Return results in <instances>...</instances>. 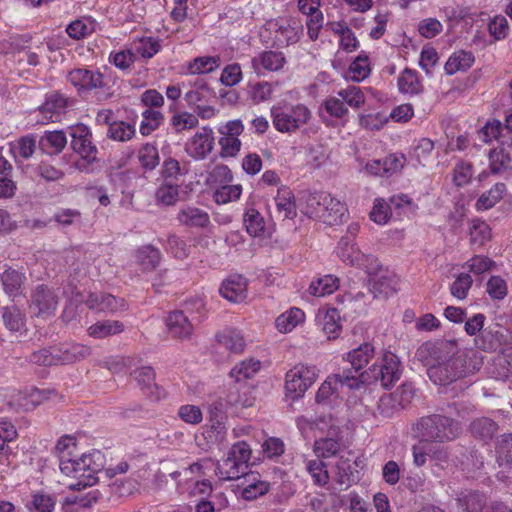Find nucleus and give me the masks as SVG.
I'll return each instance as SVG.
<instances>
[{"label": "nucleus", "instance_id": "f257e3e1", "mask_svg": "<svg viewBox=\"0 0 512 512\" xmlns=\"http://www.w3.org/2000/svg\"><path fill=\"white\" fill-rule=\"evenodd\" d=\"M417 359L426 367L429 379L448 385L478 371L483 359L474 349L461 348L455 340L426 341L416 351Z\"/></svg>", "mask_w": 512, "mask_h": 512}, {"label": "nucleus", "instance_id": "f03ea898", "mask_svg": "<svg viewBox=\"0 0 512 512\" xmlns=\"http://www.w3.org/2000/svg\"><path fill=\"white\" fill-rule=\"evenodd\" d=\"M104 465L105 457L99 450H93L79 458L62 457L59 463L61 472L76 480L68 484L70 490H81L95 485L98 481L97 474L103 470Z\"/></svg>", "mask_w": 512, "mask_h": 512}, {"label": "nucleus", "instance_id": "7ed1b4c3", "mask_svg": "<svg viewBox=\"0 0 512 512\" xmlns=\"http://www.w3.org/2000/svg\"><path fill=\"white\" fill-rule=\"evenodd\" d=\"M345 205L327 192H315L306 200V214L327 225H335L345 215Z\"/></svg>", "mask_w": 512, "mask_h": 512}, {"label": "nucleus", "instance_id": "20e7f679", "mask_svg": "<svg viewBox=\"0 0 512 512\" xmlns=\"http://www.w3.org/2000/svg\"><path fill=\"white\" fill-rule=\"evenodd\" d=\"M418 436L427 442L451 441L461 432L458 422L443 415H429L422 417L416 424Z\"/></svg>", "mask_w": 512, "mask_h": 512}, {"label": "nucleus", "instance_id": "39448f33", "mask_svg": "<svg viewBox=\"0 0 512 512\" xmlns=\"http://www.w3.org/2000/svg\"><path fill=\"white\" fill-rule=\"evenodd\" d=\"M400 362L393 353H385L379 363H374L368 370L361 372L358 377V386L380 382L384 388H389L400 378Z\"/></svg>", "mask_w": 512, "mask_h": 512}, {"label": "nucleus", "instance_id": "423d86ee", "mask_svg": "<svg viewBox=\"0 0 512 512\" xmlns=\"http://www.w3.org/2000/svg\"><path fill=\"white\" fill-rule=\"evenodd\" d=\"M272 122L281 133H292L307 124L312 113L304 104L277 106L271 109Z\"/></svg>", "mask_w": 512, "mask_h": 512}, {"label": "nucleus", "instance_id": "0eeeda50", "mask_svg": "<svg viewBox=\"0 0 512 512\" xmlns=\"http://www.w3.org/2000/svg\"><path fill=\"white\" fill-rule=\"evenodd\" d=\"M71 146L80 155L81 160L76 167L81 171H89V166L97 159V147L92 143V133L84 124L70 128Z\"/></svg>", "mask_w": 512, "mask_h": 512}, {"label": "nucleus", "instance_id": "6e6552de", "mask_svg": "<svg viewBox=\"0 0 512 512\" xmlns=\"http://www.w3.org/2000/svg\"><path fill=\"white\" fill-rule=\"evenodd\" d=\"M395 291V281L393 279L389 277H380L373 281L368 294L363 292H358L355 296L348 294L342 297L341 303L343 304L347 301L350 308H354L359 312V315H361L365 309V298H387L390 295H393ZM337 300L340 301V298L338 297Z\"/></svg>", "mask_w": 512, "mask_h": 512}, {"label": "nucleus", "instance_id": "1a4fd4ad", "mask_svg": "<svg viewBox=\"0 0 512 512\" xmlns=\"http://www.w3.org/2000/svg\"><path fill=\"white\" fill-rule=\"evenodd\" d=\"M318 370L315 366L298 364L286 374L287 393L293 394V398L302 396L305 391L316 381Z\"/></svg>", "mask_w": 512, "mask_h": 512}, {"label": "nucleus", "instance_id": "9d476101", "mask_svg": "<svg viewBox=\"0 0 512 512\" xmlns=\"http://www.w3.org/2000/svg\"><path fill=\"white\" fill-rule=\"evenodd\" d=\"M512 341V333L499 322H492L476 338V344L483 350L502 349Z\"/></svg>", "mask_w": 512, "mask_h": 512}, {"label": "nucleus", "instance_id": "9b49d317", "mask_svg": "<svg viewBox=\"0 0 512 512\" xmlns=\"http://www.w3.org/2000/svg\"><path fill=\"white\" fill-rule=\"evenodd\" d=\"M57 304V296L46 285H38L31 294L30 309L35 317H51L56 310Z\"/></svg>", "mask_w": 512, "mask_h": 512}, {"label": "nucleus", "instance_id": "f8f14e48", "mask_svg": "<svg viewBox=\"0 0 512 512\" xmlns=\"http://www.w3.org/2000/svg\"><path fill=\"white\" fill-rule=\"evenodd\" d=\"M339 386H346L349 389L358 388L357 375H352L351 372L346 373L345 371H342L332 376H329L318 389L316 393V402H326L330 398V396L338 390Z\"/></svg>", "mask_w": 512, "mask_h": 512}, {"label": "nucleus", "instance_id": "ddd939ff", "mask_svg": "<svg viewBox=\"0 0 512 512\" xmlns=\"http://www.w3.org/2000/svg\"><path fill=\"white\" fill-rule=\"evenodd\" d=\"M67 79L78 92H87L105 87L102 73L85 68L73 69L68 73Z\"/></svg>", "mask_w": 512, "mask_h": 512}, {"label": "nucleus", "instance_id": "4468645a", "mask_svg": "<svg viewBox=\"0 0 512 512\" xmlns=\"http://www.w3.org/2000/svg\"><path fill=\"white\" fill-rule=\"evenodd\" d=\"M336 253L344 263L363 269H368V264L373 261L371 255H365L355 246L350 236L340 239Z\"/></svg>", "mask_w": 512, "mask_h": 512}, {"label": "nucleus", "instance_id": "2eb2a0df", "mask_svg": "<svg viewBox=\"0 0 512 512\" xmlns=\"http://www.w3.org/2000/svg\"><path fill=\"white\" fill-rule=\"evenodd\" d=\"M214 132L204 126L186 144L187 153L194 159H204L214 147Z\"/></svg>", "mask_w": 512, "mask_h": 512}, {"label": "nucleus", "instance_id": "dca6fc26", "mask_svg": "<svg viewBox=\"0 0 512 512\" xmlns=\"http://www.w3.org/2000/svg\"><path fill=\"white\" fill-rule=\"evenodd\" d=\"M133 378L138 383L143 394L151 400L157 401L164 397V390L155 382V371L150 366L135 369L132 372Z\"/></svg>", "mask_w": 512, "mask_h": 512}, {"label": "nucleus", "instance_id": "f3484780", "mask_svg": "<svg viewBox=\"0 0 512 512\" xmlns=\"http://www.w3.org/2000/svg\"><path fill=\"white\" fill-rule=\"evenodd\" d=\"M248 280L242 275H232L224 280L219 288L222 297L233 303L243 302L247 298Z\"/></svg>", "mask_w": 512, "mask_h": 512}, {"label": "nucleus", "instance_id": "a211bd4d", "mask_svg": "<svg viewBox=\"0 0 512 512\" xmlns=\"http://www.w3.org/2000/svg\"><path fill=\"white\" fill-rule=\"evenodd\" d=\"M269 27L274 31V42L279 47L289 46L299 41L301 29L287 20H274L269 22Z\"/></svg>", "mask_w": 512, "mask_h": 512}, {"label": "nucleus", "instance_id": "6ab92c4d", "mask_svg": "<svg viewBox=\"0 0 512 512\" xmlns=\"http://www.w3.org/2000/svg\"><path fill=\"white\" fill-rule=\"evenodd\" d=\"M56 364L65 365L80 361L90 355L91 349L85 345L72 343L54 348Z\"/></svg>", "mask_w": 512, "mask_h": 512}, {"label": "nucleus", "instance_id": "aec40b11", "mask_svg": "<svg viewBox=\"0 0 512 512\" xmlns=\"http://www.w3.org/2000/svg\"><path fill=\"white\" fill-rule=\"evenodd\" d=\"M270 488V484L262 481L258 474L246 473L243 476L242 488L239 492L241 498L247 501L254 500L265 495Z\"/></svg>", "mask_w": 512, "mask_h": 512}, {"label": "nucleus", "instance_id": "412c9836", "mask_svg": "<svg viewBox=\"0 0 512 512\" xmlns=\"http://www.w3.org/2000/svg\"><path fill=\"white\" fill-rule=\"evenodd\" d=\"M26 280L27 278L25 273L20 272L12 267H7L0 274V281L3 286V290L11 298L22 295L23 285Z\"/></svg>", "mask_w": 512, "mask_h": 512}, {"label": "nucleus", "instance_id": "4be33fe9", "mask_svg": "<svg viewBox=\"0 0 512 512\" xmlns=\"http://www.w3.org/2000/svg\"><path fill=\"white\" fill-rule=\"evenodd\" d=\"M212 98H215V93L205 80L199 78L194 81L191 89L184 95V100L191 109L209 103Z\"/></svg>", "mask_w": 512, "mask_h": 512}, {"label": "nucleus", "instance_id": "5701e85b", "mask_svg": "<svg viewBox=\"0 0 512 512\" xmlns=\"http://www.w3.org/2000/svg\"><path fill=\"white\" fill-rule=\"evenodd\" d=\"M489 167L493 174L512 169V141L489 152Z\"/></svg>", "mask_w": 512, "mask_h": 512}, {"label": "nucleus", "instance_id": "b1692460", "mask_svg": "<svg viewBox=\"0 0 512 512\" xmlns=\"http://www.w3.org/2000/svg\"><path fill=\"white\" fill-rule=\"evenodd\" d=\"M374 355V348L369 343H364L359 347L347 353L345 360L351 365V369H343L346 373L359 376L362 368L369 362Z\"/></svg>", "mask_w": 512, "mask_h": 512}, {"label": "nucleus", "instance_id": "393cba45", "mask_svg": "<svg viewBox=\"0 0 512 512\" xmlns=\"http://www.w3.org/2000/svg\"><path fill=\"white\" fill-rule=\"evenodd\" d=\"M177 220L181 225L191 228H205L210 224L209 214L193 206L181 208L177 214Z\"/></svg>", "mask_w": 512, "mask_h": 512}, {"label": "nucleus", "instance_id": "a878e982", "mask_svg": "<svg viewBox=\"0 0 512 512\" xmlns=\"http://www.w3.org/2000/svg\"><path fill=\"white\" fill-rule=\"evenodd\" d=\"M285 62V57L281 52L264 51L254 57L251 64L257 73H261L262 70L278 71L284 66Z\"/></svg>", "mask_w": 512, "mask_h": 512}, {"label": "nucleus", "instance_id": "bb28decb", "mask_svg": "<svg viewBox=\"0 0 512 512\" xmlns=\"http://www.w3.org/2000/svg\"><path fill=\"white\" fill-rule=\"evenodd\" d=\"M248 465L237 462L228 453L222 462H218L215 473L222 480L240 479L247 472Z\"/></svg>", "mask_w": 512, "mask_h": 512}, {"label": "nucleus", "instance_id": "cd10ccee", "mask_svg": "<svg viewBox=\"0 0 512 512\" xmlns=\"http://www.w3.org/2000/svg\"><path fill=\"white\" fill-rule=\"evenodd\" d=\"M217 343L226 350L239 354L246 347V341L240 331L234 329H225L216 334Z\"/></svg>", "mask_w": 512, "mask_h": 512}, {"label": "nucleus", "instance_id": "c85d7f7f", "mask_svg": "<svg viewBox=\"0 0 512 512\" xmlns=\"http://www.w3.org/2000/svg\"><path fill=\"white\" fill-rule=\"evenodd\" d=\"M66 105L67 99L63 95L57 92H52L46 96V100L39 108V110L44 114L45 119L54 122L64 111Z\"/></svg>", "mask_w": 512, "mask_h": 512}, {"label": "nucleus", "instance_id": "c756f323", "mask_svg": "<svg viewBox=\"0 0 512 512\" xmlns=\"http://www.w3.org/2000/svg\"><path fill=\"white\" fill-rule=\"evenodd\" d=\"M474 60L472 52L459 50L448 58L444 68L448 75H453L458 71L469 69L474 63Z\"/></svg>", "mask_w": 512, "mask_h": 512}, {"label": "nucleus", "instance_id": "7c9ffc66", "mask_svg": "<svg viewBox=\"0 0 512 512\" xmlns=\"http://www.w3.org/2000/svg\"><path fill=\"white\" fill-rule=\"evenodd\" d=\"M137 263L143 271H153L161 260V252L152 245H145L136 251Z\"/></svg>", "mask_w": 512, "mask_h": 512}, {"label": "nucleus", "instance_id": "2f4dec72", "mask_svg": "<svg viewBox=\"0 0 512 512\" xmlns=\"http://www.w3.org/2000/svg\"><path fill=\"white\" fill-rule=\"evenodd\" d=\"M398 88L401 93L417 95L423 91V86L415 70L405 68L398 77Z\"/></svg>", "mask_w": 512, "mask_h": 512}, {"label": "nucleus", "instance_id": "473e14b6", "mask_svg": "<svg viewBox=\"0 0 512 512\" xmlns=\"http://www.w3.org/2000/svg\"><path fill=\"white\" fill-rule=\"evenodd\" d=\"M464 512H481L486 505V497L478 491L461 492L457 498Z\"/></svg>", "mask_w": 512, "mask_h": 512}, {"label": "nucleus", "instance_id": "72a5a7b5", "mask_svg": "<svg viewBox=\"0 0 512 512\" xmlns=\"http://www.w3.org/2000/svg\"><path fill=\"white\" fill-rule=\"evenodd\" d=\"M137 158L145 172L153 171L160 163L158 148L151 143H146L140 147Z\"/></svg>", "mask_w": 512, "mask_h": 512}, {"label": "nucleus", "instance_id": "f704fd0d", "mask_svg": "<svg viewBox=\"0 0 512 512\" xmlns=\"http://www.w3.org/2000/svg\"><path fill=\"white\" fill-rule=\"evenodd\" d=\"M339 286L338 278L332 275H325L313 280L308 288V293L315 297H324L332 294Z\"/></svg>", "mask_w": 512, "mask_h": 512}, {"label": "nucleus", "instance_id": "c9c22d12", "mask_svg": "<svg viewBox=\"0 0 512 512\" xmlns=\"http://www.w3.org/2000/svg\"><path fill=\"white\" fill-rule=\"evenodd\" d=\"M506 192L504 183H496L491 189L484 192L476 201L475 207L478 211H485L494 207Z\"/></svg>", "mask_w": 512, "mask_h": 512}, {"label": "nucleus", "instance_id": "e433bc0d", "mask_svg": "<svg viewBox=\"0 0 512 512\" xmlns=\"http://www.w3.org/2000/svg\"><path fill=\"white\" fill-rule=\"evenodd\" d=\"M275 203L279 214H282L284 219H293L296 216L294 196L288 188L278 190Z\"/></svg>", "mask_w": 512, "mask_h": 512}, {"label": "nucleus", "instance_id": "4c0bfd02", "mask_svg": "<svg viewBox=\"0 0 512 512\" xmlns=\"http://www.w3.org/2000/svg\"><path fill=\"white\" fill-rule=\"evenodd\" d=\"M261 362L254 358L246 359L236 364L230 371L231 378L236 382L251 379L259 372Z\"/></svg>", "mask_w": 512, "mask_h": 512}, {"label": "nucleus", "instance_id": "58836bf2", "mask_svg": "<svg viewBox=\"0 0 512 512\" xmlns=\"http://www.w3.org/2000/svg\"><path fill=\"white\" fill-rule=\"evenodd\" d=\"M123 330L124 326L122 322H93L87 327L88 335L96 339L116 335Z\"/></svg>", "mask_w": 512, "mask_h": 512}, {"label": "nucleus", "instance_id": "ea45409f", "mask_svg": "<svg viewBox=\"0 0 512 512\" xmlns=\"http://www.w3.org/2000/svg\"><path fill=\"white\" fill-rule=\"evenodd\" d=\"M496 459L500 466L512 467V434H503L496 442Z\"/></svg>", "mask_w": 512, "mask_h": 512}, {"label": "nucleus", "instance_id": "a19ab883", "mask_svg": "<svg viewBox=\"0 0 512 512\" xmlns=\"http://www.w3.org/2000/svg\"><path fill=\"white\" fill-rule=\"evenodd\" d=\"M475 276L492 271L496 267V262L484 255H474L462 266Z\"/></svg>", "mask_w": 512, "mask_h": 512}, {"label": "nucleus", "instance_id": "79ce46f5", "mask_svg": "<svg viewBox=\"0 0 512 512\" xmlns=\"http://www.w3.org/2000/svg\"><path fill=\"white\" fill-rule=\"evenodd\" d=\"M244 225L247 232L253 237L263 235L265 230V220L262 215L254 208H249L244 214Z\"/></svg>", "mask_w": 512, "mask_h": 512}, {"label": "nucleus", "instance_id": "37998d69", "mask_svg": "<svg viewBox=\"0 0 512 512\" xmlns=\"http://www.w3.org/2000/svg\"><path fill=\"white\" fill-rule=\"evenodd\" d=\"M134 135L135 127L124 121H113L107 130L108 138L119 142H126Z\"/></svg>", "mask_w": 512, "mask_h": 512}, {"label": "nucleus", "instance_id": "c03bdc74", "mask_svg": "<svg viewBox=\"0 0 512 512\" xmlns=\"http://www.w3.org/2000/svg\"><path fill=\"white\" fill-rule=\"evenodd\" d=\"M471 433L481 439H491L498 429V425L490 418L482 417L474 420L470 425Z\"/></svg>", "mask_w": 512, "mask_h": 512}, {"label": "nucleus", "instance_id": "a18cd8bd", "mask_svg": "<svg viewBox=\"0 0 512 512\" xmlns=\"http://www.w3.org/2000/svg\"><path fill=\"white\" fill-rule=\"evenodd\" d=\"M142 118L139 130L142 135L147 136L160 126L164 116L158 110L146 109L142 113Z\"/></svg>", "mask_w": 512, "mask_h": 512}, {"label": "nucleus", "instance_id": "49530a36", "mask_svg": "<svg viewBox=\"0 0 512 512\" xmlns=\"http://www.w3.org/2000/svg\"><path fill=\"white\" fill-rule=\"evenodd\" d=\"M40 144L43 148H51L50 153H60L67 144V138L63 131H50L42 136Z\"/></svg>", "mask_w": 512, "mask_h": 512}, {"label": "nucleus", "instance_id": "de8ad7c7", "mask_svg": "<svg viewBox=\"0 0 512 512\" xmlns=\"http://www.w3.org/2000/svg\"><path fill=\"white\" fill-rule=\"evenodd\" d=\"M198 123L197 116L187 111L177 112L170 119V125L176 133L195 128Z\"/></svg>", "mask_w": 512, "mask_h": 512}, {"label": "nucleus", "instance_id": "09e8293b", "mask_svg": "<svg viewBox=\"0 0 512 512\" xmlns=\"http://www.w3.org/2000/svg\"><path fill=\"white\" fill-rule=\"evenodd\" d=\"M35 148V137L32 135H26L21 137L14 145L11 146V151L16 159L20 157L26 160L34 154Z\"/></svg>", "mask_w": 512, "mask_h": 512}, {"label": "nucleus", "instance_id": "8fccbe9b", "mask_svg": "<svg viewBox=\"0 0 512 512\" xmlns=\"http://www.w3.org/2000/svg\"><path fill=\"white\" fill-rule=\"evenodd\" d=\"M369 73V59L367 55L363 54L357 56L348 69V76L356 82L364 80Z\"/></svg>", "mask_w": 512, "mask_h": 512}, {"label": "nucleus", "instance_id": "3c124183", "mask_svg": "<svg viewBox=\"0 0 512 512\" xmlns=\"http://www.w3.org/2000/svg\"><path fill=\"white\" fill-rule=\"evenodd\" d=\"M155 198L158 203H161L163 205H174L179 198L178 185L167 182L163 183L157 188Z\"/></svg>", "mask_w": 512, "mask_h": 512}, {"label": "nucleus", "instance_id": "603ef678", "mask_svg": "<svg viewBox=\"0 0 512 512\" xmlns=\"http://www.w3.org/2000/svg\"><path fill=\"white\" fill-rule=\"evenodd\" d=\"M308 473L317 486H325L329 481L326 464L319 459L309 460L306 465Z\"/></svg>", "mask_w": 512, "mask_h": 512}, {"label": "nucleus", "instance_id": "864d4df0", "mask_svg": "<svg viewBox=\"0 0 512 512\" xmlns=\"http://www.w3.org/2000/svg\"><path fill=\"white\" fill-rule=\"evenodd\" d=\"M473 176L472 163L460 160L453 168V182L456 186L462 187L470 183Z\"/></svg>", "mask_w": 512, "mask_h": 512}, {"label": "nucleus", "instance_id": "5fc2aeb1", "mask_svg": "<svg viewBox=\"0 0 512 512\" xmlns=\"http://www.w3.org/2000/svg\"><path fill=\"white\" fill-rule=\"evenodd\" d=\"M473 280L469 273L462 272L460 273L454 282L450 286L451 294L462 300L467 297L468 291L472 287Z\"/></svg>", "mask_w": 512, "mask_h": 512}, {"label": "nucleus", "instance_id": "6e6d98bb", "mask_svg": "<svg viewBox=\"0 0 512 512\" xmlns=\"http://www.w3.org/2000/svg\"><path fill=\"white\" fill-rule=\"evenodd\" d=\"M161 41L153 37H143L135 43L136 53L143 58H152L161 49Z\"/></svg>", "mask_w": 512, "mask_h": 512}, {"label": "nucleus", "instance_id": "4d7b16f0", "mask_svg": "<svg viewBox=\"0 0 512 512\" xmlns=\"http://www.w3.org/2000/svg\"><path fill=\"white\" fill-rule=\"evenodd\" d=\"M486 292L493 300H502L508 294V286L501 276H491L486 283Z\"/></svg>", "mask_w": 512, "mask_h": 512}, {"label": "nucleus", "instance_id": "13d9d810", "mask_svg": "<svg viewBox=\"0 0 512 512\" xmlns=\"http://www.w3.org/2000/svg\"><path fill=\"white\" fill-rule=\"evenodd\" d=\"M337 95L343 100L344 104L352 108H359L365 102V96L357 86H348L338 91Z\"/></svg>", "mask_w": 512, "mask_h": 512}, {"label": "nucleus", "instance_id": "bf43d9fd", "mask_svg": "<svg viewBox=\"0 0 512 512\" xmlns=\"http://www.w3.org/2000/svg\"><path fill=\"white\" fill-rule=\"evenodd\" d=\"M94 31V24L89 19H79L70 23L66 29L68 35L73 39H81Z\"/></svg>", "mask_w": 512, "mask_h": 512}, {"label": "nucleus", "instance_id": "052dcab7", "mask_svg": "<svg viewBox=\"0 0 512 512\" xmlns=\"http://www.w3.org/2000/svg\"><path fill=\"white\" fill-rule=\"evenodd\" d=\"M489 34L495 41L505 39L509 33V24L502 15H496L488 23Z\"/></svg>", "mask_w": 512, "mask_h": 512}, {"label": "nucleus", "instance_id": "680f3d73", "mask_svg": "<svg viewBox=\"0 0 512 512\" xmlns=\"http://www.w3.org/2000/svg\"><path fill=\"white\" fill-rule=\"evenodd\" d=\"M340 450V443L333 438H322L314 443V451L318 457L330 458Z\"/></svg>", "mask_w": 512, "mask_h": 512}, {"label": "nucleus", "instance_id": "e2e57ef3", "mask_svg": "<svg viewBox=\"0 0 512 512\" xmlns=\"http://www.w3.org/2000/svg\"><path fill=\"white\" fill-rule=\"evenodd\" d=\"M166 250L177 259H185L190 253L187 243L177 235L168 236Z\"/></svg>", "mask_w": 512, "mask_h": 512}, {"label": "nucleus", "instance_id": "0e129e2a", "mask_svg": "<svg viewBox=\"0 0 512 512\" xmlns=\"http://www.w3.org/2000/svg\"><path fill=\"white\" fill-rule=\"evenodd\" d=\"M187 172L186 166H181L179 161L172 157L165 159L162 164L161 175L165 180H177L178 176L185 175Z\"/></svg>", "mask_w": 512, "mask_h": 512}, {"label": "nucleus", "instance_id": "69168bd1", "mask_svg": "<svg viewBox=\"0 0 512 512\" xmlns=\"http://www.w3.org/2000/svg\"><path fill=\"white\" fill-rule=\"evenodd\" d=\"M490 236L491 229L487 223L480 220L473 221L470 228V239L472 243L483 245L490 239Z\"/></svg>", "mask_w": 512, "mask_h": 512}, {"label": "nucleus", "instance_id": "338daca9", "mask_svg": "<svg viewBox=\"0 0 512 512\" xmlns=\"http://www.w3.org/2000/svg\"><path fill=\"white\" fill-rule=\"evenodd\" d=\"M402 409L399 402L392 394L382 396L377 405L378 413L385 418H390Z\"/></svg>", "mask_w": 512, "mask_h": 512}, {"label": "nucleus", "instance_id": "774afa93", "mask_svg": "<svg viewBox=\"0 0 512 512\" xmlns=\"http://www.w3.org/2000/svg\"><path fill=\"white\" fill-rule=\"evenodd\" d=\"M443 30L442 23L436 18H425L418 23V32L421 36L431 39L439 35Z\"/></svg>", "mask_w": 512, "mask_h": 512}]
</instances>
